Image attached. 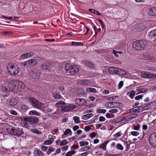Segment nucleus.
<instances>
[{
    "mask_svg": "<svg viewBox=\"0 0 156 156\" xmlns=\"http://www.w3.org/2000/svg\"><path fill=\"white\" fill-rule=\"evenodd\" d=\"M144 25L142 23H140L139 25L138 30L139 31L143 30H144Z\"/></svg>",
    "mask_w": 156,
    "mask_h": 156,
    "instance_id": "ea45409f",
    "label": "nucleus"
},
{
    "mask_svg": "<svg viewBox=\"0 0 156 156\" xmlns=\"http://www.w3.org/2000/svg\"><path fill=\"white\" fill-rule=\"evenodd\" d=\"M17 80H12L9 82L8 84V87L9 91H12L14 92H17Z\"/></svg>",
    "mask_w": 156,
    "mask_h": 156,
    "instance_id": "0eeeda50",
    "label": "nucleus"
},
{
    "mask_svg": "<svg viewBox=\"0 0 156 156\" xmlns=\"http://www.w3.org/2000/svg\"><path fill=\"white\" fill-rule=\"evenodd\" d=\"M123 116H121L118 118H116L112 120V123L113 124H115L117 123L124 121Z\"/></svg>",
    "mask_w": 156,
    "mask_h": 156,
    "instance_id": "f3484780",
    "label": "nucleus"
},
{
    "mask_svg": "<svg viewBox=\"0 0 156 156\" xmlns=\"http://www.w3.org/2000/svg\"><path fill=\"white\" fill-rule=\"evenodd\" d=\"M65 70L68 75L74 74L78 71V69L75 65H73L70 64L66 65Z\"/></svg>",
    "mask_w": 156,
    "mask_h": 156,
    "instance_id": "7ed1b4c3",
    "label": "nucleus"
},
{
    "mask_svg": "<svg viewBox=\"0 0 156 156\" xmlns=\"http://www.w3.org/2000/svg\"><path fill=\"white\" fill-rule=\"evenodd\" d=\"M75 102L76 104L81 106H84L87 104L86 100L83 98H77L75 100Z\"/></svg>",
    "mask_w": 156,
    "mask_h": 156,
    "instance_id": "9b49d317",
    "label": "nucleus"
},
{
    "mask_svg": "<svg viewBox=\"0 0 156 156\" xmlns=\"http://www.w3.org/2000/svg\"><path fill=\"white\" fill-rule=\"evenodd\" d=\"M76 153L75 151H71L67 152L65 156H72Z\"/></svg>",
    "mask_w": 156,
    "mask_h": 156,
    "instance_id": "2f4dec72",
    "label": "nucleus"
},
{
    "mask_svg": "<svg viewBox=\"0 0 156 156\" xmlns=\"http://www.w3.org/2000/svg\"><path fill=\"white\" fill-rule=\"evenodd\" d=\"M135 94V91L134 90H132L130 91V93H128L127 94V95L129 96L131 99H133Z\"/></svg>",
    "mask_w": 156,
    "mask_h": 156,
    "instance_id": "a878e982",
    "label": "nucleus"
},
{
    "mask_svg": "<svg viewBox=\"0 0 156 156\" xmlns=\"http://www.w3.org/2000/svg\"><path fill=\"white\" fill-rule=\"evenodd\" d=\"M109 142V141L108 140H107L101 144L100 146V147L103 149V150H105L106 148V145Z\"/></svg>",
    "mask_w": 156,
    "mask_h": 156,
    "instance_id": "bb28decb",
    "label": "nucleus"
},
{
    "mask_svg": "<svg viewBox=\"0 0 156 156\" xmlns=\"http://www.w3.org/2000/svg\"><path fill=\"white\" fill-rule=\"evenodd\" d=\"M118 97V96H114L113 97L108 98V99L109 100V101H112L114 100L116 98Z\"/></svg>",
    "mask_w": 156,
    "mask_h": 156,
    "instance_id": "680f3d73",
    "label": "nucleus"
},
{
    "mask_svg": "<svg viewBox=\"0 0 156 156\" xmlns=\"http://www.w3.org/2000/svg\"><path fill=\"white\" fill-rule=\"evenodd\" d=\"M30 103L34 107L41 109L43 107L44 104L39 102L36 98H29Z\"/></svg>",
    "mask_w": 156,
    "mask_h": 156,
    "instance_id": "423d86ee",
    "label": "nucleus"
},
{
    "mask_svg": "<svg viewBox=\"0 0 156 156\" xmlns=\"http://www.w3.org/2000/svg\"><path fill=\"white\" fill-rule=\"evenodd\" d=\"M14 130V128H8L7 129L6 131L7 132L9 133L10 134H13Z\"/></svg>",
    "mask_w": 156,
    "mask_h": 156,
    "instance_id": "09e8293b",
    "label": "nucleus"
},
{
    "mask_svg": "<svg viewBox=\"0 0 156 156\" xmlns=\"http://www.w3.org/2000/svg\"><path fill=\"white\" fill-rule=\"evenodd\" d=\"M51 65L49 63L47 62L45 63H43L41 65V66L45 70H50L51 69Z\"/></svg>",
    "mask_w": 156,
    "mask_h": 156,
    "instance_id": "2eb2a0df",
    "label": "nucleus"
},
{
    "mask_svg": "<svg viewBox=\"0 0 156 156\" xmlns=\"http://www.w3.org/2000/svg\"><path fill=\"white\" fill-rule=\"evenodd\" d=\"M119 75H125L127 74V72L124 70H122L120 69V70H119Z\"/></svg>",
    "mask_w": 156,
    "mask_h": 156,
    "instance_id": "864d4df0",
    "label": "nucleus"
},
{
    "mask_svg": "<svg viewBox=\"0 0 156 156\" xmlns=\"http://www.w3.org/2000/svg\"><path fill=\"white\" fill-rule=\"evenodd\" d=\"M65 102H63V105L59 104V103L56 104V106L58 107V109L62 112H69L76 108V105L72 104H66Z\"/></svg>",
    "mask_w": 156,
    "mask_h": 156,
    "instance_id": "f03ea898",
    "label": "nucleus"
},
{
    "mask_svg": "<svg viewBox=\"0 0 156 156\" xmlns=\"http://www.w3.org/2000/svg\"><path fill=\"white\" fill-rule=\"evenodd\" d=\"M147 72L145 71H143L141 72L140 73V75L142 77L147 78Z\"/></svg>",
    "mask_w": 156,
    "mask_h": 156,
    "instance_id": "a18cd8bd",
    "label": "nucleus"
},
{
    "mask_svg": "<svg viewBox=\"0 0 156 156\" xmlns=\"http://www.w3.org/2000/svg\"><path fill=\"white\" fill-rule=\"evenodd\" d=\"M54 151L55 149L53 148L50 147L47 151L46 152V154L48 155H49L51 153V152Z\"/></svg>",
    "mask_w": 156,
    "mask_h": 156,
    "instance_id": "e433bc0d",
    "label": "nucleus"
},
{
    "mask_svg": "<svg viewBox=\"0 0 156 156\" xmlns=\"http://www.w3.org/2000/svg\"><path fill=\"white\" fill-rule=\"evenodd\" d=\"M134 108H137L138 112H142L144 110V106H137Z\"/></svg>",
    "mask_w": 156,
    "mask_h": 156,
    "instance_id": "58836bf2",
    "label": "nucleus"
},
{
    "mask_svg": "<svg viewBox=\"0 0 156 156\" xmlns=\"http://www.w3.org/2000/svg\"><path fill=\"white\" fill-rule=\"evenodd\" d=\"M126 151H128L129 149V147L130 144H131V143H130L129 144H128V142L126 141Z\"/></svg>",
    "mask_w": 156,
    "mask_h": 156,
    "instance_id": "69168bd1",
    "label": "nucleus"
},
{
    "mask_svg": "<svg viewBox=\"0 0 156 156\" xmlns=\"http://www.w3.org/2000/svg\"><path fill=\"white\" fill-rule=\"evenodd\" d=\"M7 69L9 74L11 75L16 76L18 74L20 69L16 63L11 62L7 66Z\"/></svg>",
    "mask_w": 156,
    "mask_h": 156,
    "instance_id": "f257e3e1",
    "label": "nucleus"
},
{
    "mask_svg": "<svg viewBox=\"0 0 156 156\" xmlns=\"http://www.w3.org/2000/svg\"><path fill=\"white\" fill-rule=\"evenodd\" d=\"M86 64L90 67H93L94 66V64L90 62H86Z\"/></svg>",
    "mask_w": 156,
    "mask_h": 156,
    "instance_id": "6e6d98bb",
    "label": "nucleus"
},
{
    "mask_svg": "<svg viewBox=\"0 0 156 156\" xmlns=\"http://www.w3.org/2000/svg\"><path fill=\"white\" fill-rule=\"evenodd\" d=\"M123 118H124V120L125 121H127L130 120L128 115L125 117L123 116Z\"/></svg>",
    "mask_w": 156,
    "mask_h": 156,
    "instance_id": "338daca9",
    "label": "nucleus"
},
{
    "mask_svg": "<svg viewBox=\"0 0 156 156\" xmlns=\"http://www.w3.org/2000/svg\"><path fill=\"white\" fill-rule=\"evenodd\" d=\"M149 142L151 145L156 147V133L151 134L149 138Z\"/></svg>",
    "mask_w": 156,
    "mask_h": 156,
    "instance_id": "1a4fd4ad",
    "label": "nucleus"
},
{
    "mask_svg": "<svg viewBox=\"0 0 156 156\" xmlns=\"http://www.w3.org/2000/svg\"><path fill=\"white\" fill-rule=\"evenodd\" d=\"M123 82L122 81H120L119 84V89H121L123 86Z\"/></svg>",
    "mask_w": 156,
    "mask_h": 156,
    "instance_id": "774afa93",
    "label": "nucleus"
},
{
    "mask_svg": "<svg viewBox=\"0 0 156 156\" xmlns=\"http://www.w3.org/2000/svg\"><path fill=\"white\" fill-rule=\"evenodd\" d=\"M115 103V102H108L105 105L107 107H108L109 108H113L114 107L112 106V105H114V103Z\"/></svg>",
    "mask_w": 156,
    "mask_h": 156,
    "instance_id": "f704fd0d",
    "label": "nucleus"
},
{
    "mask_svg": "<svg viewBox=\"0 0 156 156\" xmlns=\"http://www.w3.org/2000/svg\"><path fill=\"white\" fill-rule=\"evenodd\" d=\"M21 65L23 69H25V67H28V65H29V62L27 61L24 62L22 63H21Z\"/></svg>",
    "mask_w": 156,
    "mask_h": 156,
    "instance_id": "72a5a7b5",
    "label": "nucleus"
},
{
    "mask_svg": "<svg viewBox=\"0 0 156 156\" xmlns=\"http://www.w3.org/2000/svg\"><path fill=\"white\" fill-rule=\"evenodd\" d=\"M41 73L40 71L37 69H32L30 73V76L34 79H37L40 77Z\"/></svg>",
    "mask_w": 156,
    "mask_h": 156,
    "instance_id": "6e6552de",
    "label": "nucleus"
},
{
    "mask_svg": "<svg viewBox=\"0 0 156 156\" xmlns=\"http://www.w3.org/2000/svg\"><path fill=\"white\" fill-rule=\"evenodd\" d=\"M144 107L145 110H148L152 108L151 106V104H150L149 103L145 105Z\"/></svg>",
    "mask_w": 156,
    "mask_h": 156,
    "instance_id": "37998d69",
    "label": "nucleus"
},
{
    "mask_svg": "<svg viewBox=\"0 0 156 156\" xmlns=\"http://www.w3.org/2000/svg\"><path fill=\"white\" fill-rule=\"evenodd\" d=\"M86 90L87 91L90 92L95 93L97 92L95 88L91 87H87Z\"/></svg>",
    "mask_w": 156,
    "mask_h": 156,
    "instance_id": "7c9ffc66",
    "label": "nucleus"
},
{
    "mask_svg": "<svg viewBox=\"0 0 156 156\" xmlns=\"http://www.w3.org/2000/svg\"><path fill=\"white\" fill-rule=\"evenodd\" d=\"M98 22L101 25L102 29H104L105 26L103 22L100 19H98Z\"/></svg>",
    "mask_w": 156,
    "mask_h": 156,
    "instance_id": "13d9d810",
    "label": "nucleus"
},
{
    "mask_svg": "<svg viewBox=\"0 0 156 156\" xmlns=\"http://www.w3.org/2000/svg\"><path fill=\"white\" fill-rule=\"evenodd\" d=\"M21 108L22 110L24 111H26L28 109V107L25 105H22Z\"/></svg>",
    "mask_w": 156,
    "mask_h": 156,
    "instance_id": "8fccbe9b",
    "label": "nucleus"
},
{
    "mask_svg": "<svg viewBox=\"0 0 156 156\" xmlns=\"http://www.w3.org/2000/svg\"><path fill=\"white\" fill-rule=\"evenodd\" d=\"M131 134L133 136H137L139 134L138 132L137 131H132L131 132Z\"/></svg>",
    "mask_w": 156,
    "mask_h": 156,
    "instance_id": "052dcab7",
    "label": "nucleus"
},
{
    "mask_svg": "<svg viewBox=\"0 0 156 156\" xmlns=\"http://www.w3.org/2000/svg\"><path fill=\"white\" fill-rule=\"evenodd\" d=\"M18 103L17 98H12L9 101V105L11 106L15 105Z\"/></svg>",
    "mask_w": 156,
    "mask_h": 156,
    "instance_id": "a211bd4d",
    "label": "nucleus"
},
{
    "mask_svg": "<svg viewBox=\"0 0 156 156\" xmlns=\"http://www.w3.org/2000/svg\"><path fill=\"white\" fill-rule=\"evenodd\" d=\"M20 119L22 121H24L27 122L30 124H36L39 122L38 118L35 116H31L30 117L23 116L21 117Z\"/></svg>",
    "mask_w": 156,
    "mask_h": 156,
    "instance_id": "39448f33",
    "label": "nucleus"
},
{
    "mask_svg": "<svg viewBox=\"0 0 156 156\" xmlns=\"http://www.w3.org/2000/svg\"><path fill=\"white\" fill-rule=\"evenodd\" d=\"M116 147L119 150H122L123 149V147L122 145L119 143L117 144L116 146Z\"/></svg>",
    "mask_w": 156,
    "mask_h": 156,
    "instance_id": "4c0bfd02",
    "label": "nucleus"
},
{
    "mask_svg": "<svg viewBox=\"0 0 156 156\" xmlns=\"http://www.w3.org/2000/svg\"><path fill=\"white\" fill-rule=\"evenodd\" d=\"M29 114L30 115H35L38 116L41 115L40 113L35 110L31 111L29 112Z\"/></svg>",
    "mask_w": 156,
    "mask_h": 156,
    "instance_id": "5701e85b",
    "label": "nucleus"
},
{
    "mask_svg": "<svg viewBox=\"0 0 156 156\" xmlns=\"http://www.w3.org/2000/svg\"><path fill=\"white\" fill-rule=\"evenodd\" d=\"M118 110L117 109H112L111 110L109 111V112L110 113H116L118 112Z\"/></svg>",
    "mask_w": 156,
    "mask_h": 156,
    "instance_id": "0e129e2a",
    "label": "nucleus"
},
{
    "mask_svg": "<svg viewBox=\"0 0 156 156\" xmlns=\"http://www.w3.org/2000/svg\"><path fill=\"white\" fill-rule=\"evenodd\" d=\"M136 90L137 91V93L136 94V95H137L139 94L144 93L147 91L148 89L147 88H140L136 89Z\"/></svg>",
    "mask_w": 156,
    "mask_h": 156,
    "instance_id": "6ab92c4d",
    "label": "nucleus"
},
{
    "mask_svg": "<svg viewBox=\"0 0 156 156\" xmlns=\"http://www.w3.org/2000/svg\"><path fill=\"white\" fill-rule=\"evenodd\" d=\"M28 62H29V65H31L32 66H34L37 63L36 60L34 59L30 60Z\"/></svg>",
    "mask_w": 156,
    "mask_h": 156,
    "instance_id": "cd10ccee",
    "label": "nucleus"
},
{
    "mask_svg": "<svg viewBox=\"0 0 156 156\" xmlns=\"http://www.w3.org/2000/svg\"><path fill=\"white\" fill-rule=\"evenodd\" d=\"M128 115L130 119L131 120L133 118L136 117L137 116V115L136 114L132 113Z\"/></svg>",
    "mask_w": 156,
    "mask_h": 156,
    "instance_id": "79ce46f5",
    "label": "nucleus"
},
{
    "mask_svg": "<svg viewBox=\"0 0 156 156\" xmlns=\"http://www.w3.org/2000/svg\"><path fill=\"white\" fill-rule=\"evenodd\" d=\"M120 69L119 68L117 67H115V69H114V73L115 74H119V71Z\"/></svg>",
    "mask_w": 156,
    "mask_h": 156,
    "instance_id": "603ef678",
    "label": "nucleus"
},
{
    "mask_svg": "<svg viewBox=\"0 0 156 156\" xmlns=\"http://www.w3.org/2000/svg\"><path fill=\"white\" fill-rule=\"evenodd\" d=\"M143 95H139L135 97V99L136 100H138L142 99Z\"/></svg>",
    "mask_w": 156,
    "mask_h": 156,
    "instance_id": "4d7b16f0",
    "label": "nucleus"
},
{
    "mask_svg": "<svg viewBox=\"0 0 156 156\" xmlns=\"http://www.w3.org/2000/svg\"><path fill=\"white\" fill-rule=\"evenodd\" d=\"M68 142L66 140H64L61 141L60 143L61 146L66 145L68 143Z\"/></svg>",
    "mask_w": 156,
    "mask_h": 156,
    "instance_id": "3c124183",
    "label": "nucleus"
},
{
    "mask_svg": "<svg viewBox=\"0 0 156 156\" xmlns=\"http://www.w3.org/2000/svg\"><path fill=\"white\" fill-rule=\"evenodd\" d=\"M147 13L149 16H156V7H152L149 8L147 11Z\"/></svg>",
    "mask_w": 156,
    "mask_h": 156,
    "instance_id": "f8f14e48",
    "label": "nucleus"
},
{
    "mask_svg": "<svg viewBox=\"0 0 156 156\" xmlns=\"http://www.w3.org/2000/svg\"><path fill=\"white\" fill-rule=\"evenodd\" d=\"M106 112V110L104 109H98L97 110V113H105Z\"/></svg>",
    "mask_w": 156,
    "mask_h": 156,
    "instance_id": "5fc2aeb1",
    "label": "nucleus"
},
{
    "mask_svg": "<svg viewBox=\"0 0 156 156\" xmlns=\"http://www.w3.org/2000/svg\"><path fill=\"white\" fill-rule=\"evenodd\" d=\"M73 119L74 121V122L76 123H79L80 122V118L78 116H75L74 117Z\"/></svg>",
    "mask_w": 156,
    "mask_h": 156,
    "instance_id": "c9c22d12",
    "label": "nucleus"
},
{
    "mask_svg": "<svg viewBox=\"0 0 156 156\" xmlns=\"http://www.w3.org/2000/svg\"><path fill=\"white\" fill-rule=\"evenodd\" d=\"M13 135L17 136H20L23 134V132L22 129H14Z\"/></svg>",
    "mask_w": 156,
    "mask_h": 156,
    "instance_id": "ddd939ff",
    "label": "nucleus"
},
{
    "mask_svg": "<svg viewBox=\"0 0 156 156\" xmlns=\"http://www.w3.org/2000/svg\"><path fill=\"white\" fill-rule=\"evenodd\" d=\"M114 69H115V67H110L108 69V71L110 74H114Z\"/></svg>",
    "mask_w": 156,
    "mask_h": 156,
    "instance_id": "c03bdc74",
    "label": "nucleus"
},
{
    "mask_svg": "<svg viewBox=\"0 0 156 156\" xmlns=\"http://www.w3.org/2000/svg\"><path fill=\"white\" fill-rule=\"evenodd\" d=\"M93 115L92 113L87 114L86 115H83L82 117V119L86 120L93 116Z\"/></svg>",
    "mask_w": 156,
    "mask_h": 156,
    "instance_id": "393cba45",
    "label": "nucleus"
},
{
    "mask_svg": "<svg viewBox=\"0 0 156 156\" xmlns=\"http://www.w3.org/2000/svg\"><path fill=\"white\" fill-rule=\"evenodd\" d=\"M52 96L54 98L57 100H59L62 97L58 93L53 92L52 94Z\"/></svg>",
    "mask_w": 156,
    "mask_h": 156,
    "instance_id": "412c9836",
    "label": "nucleus"
},
{
    "mask_svg": "<svg viewBox=\"0 0 156 156\" xmlns=\"http://www.w3.org/2000/svg\"><path fill=\"white\" fill-rule=\"evenodd\" d=\"M53 141L52 140L50 139L46 140L44 141V144L45 145H50L53 142Z\"/></svg>",
    "mask_w": 156,
    "mask_h": 156,
    "instance_id": "a19ab883",
    "label": "nucleus"
},
{
    "mask_svg": "<svg viewBox=\"0 0 156 156\" xmlns=\"http://www.w3.org/2000/svg\"><path fill=\"white\" fill-rule=\"evenodd\" d=\"M71 45L73 46H83V43L81 42H76L73 41L72 42Z\"/></svg>",
    "mask_w": 156,
    "mask_h": 156,
    "instance_id": "c756f323",
    "label": "nucleus"
},
{
    "mask_svg": "<svg viewBox=\"0 0 156 156\" xmlns=\"http://www.w3.org/2000/svg\"><path fill=\"white\" fill-rule=\"evenodd\" d=\"M34 55V54L33 52L31 51L22 54L21 57L23 59H25L33 56Z\"/></svg>",
    "mask_w": 156,
    "mask_h": 156,
    "instance_id": "4468645a",
    "label": "nucleus"
},
{
    "mask_svg": "<svg viewBox=\"0 0 156 156\" xmlns=\"http://www.w3.org/2000/svg\"><path fill=\"white\" fill-rule=\"evenodd\" d=\"M134 108H132L130 110V112H136L138 113V111L137 109H134Z\"/></svg>",
    "mask_w": 156,
    "mask_h": 156,
    "instance_id": "bf43d9fd",
    "label": "nucleus"
},
{
    "mask_svg": "<svg viewBox=\"0 0 156 156\" xmlns=\"http://www.w3.org/2000/svg\"><path fill=\"white\" fill-rule=\"evenodd\" d=\"M147 78L151 79L154 78H156V74H152L148 72H147Z\"/></svg>",
    "mask_w": 156,
    "mask_h": 156,
    "instance_id": "4be33fe9",
    "label": "nucleus"
},
{
    "mask_svg": "<svg viewBox=\"0 0 156 156\" xmlns=\"http://www.w3.org/2000/svg\"><path fill=\"white\" fill-rule=\"evenodd\" d=\"M146 45L144 41H136L133 43V47L137 50H142L144 49Z\"/></svg>",
    "mask_w": 156,
    "mask_h": 156,
    "instance_id": "20e7f679",
    "label": "nucleus"
},
{
    "mask_svg": "<svg viewBox=\"0 0 156 156\" xmlns=\"http://www.w3.org/2000/svg\"><path fill=\"white\" fill-rule=\"evenodd\" d=\"M89 10L90 12H91L94 13L95 14H97L98 15V16H101V14L98 11L95 10L94 9H89Z\"/></svg>",
    "mask_w": 156,
    "mask_h": 156,
    "instance_id": "473e14b6",
    "label": "nucleus"
},
{
    "mask_svg": "<svg viewBox=\"0 0 156 156\" xmlns=\"http://www.w3.org/2000/svg\"><path fill=\"white\" fill-rule=\"evenodd\" d=\"M17 92H22L24 91V90L25 88V85L24 83L20 81H17Z\"/></svg>",
    "mask_w": 156,
    "mask_h": 156,
    "instance_id": "9d476101",
    "label": "nucleus"
},
{
    "mask_svg": "<svg viewBox=\"0 0 156 156\" xmlns=\"http://www.w3.org/2000/svg\"><path fill=\"white\" fill-rule=\"evenodd\" d=\"M80 147H82L85 145H87L89 144L86 141L84 142V141H80Z\"/></svg>",
    "mask_w": 156,
    "mask_h": 156,
    "instance_id": "de8ad7c7",
    "label": "nucleus"
},
{
    "mask_svg": "<svg viewBox=\"0 0 156 156\" xmlns=\"http://www.w3.org/2000/svg\"><path fill=\"white\" fill-rule=\"evenodd\" d=\"M30 131L33 133L35 134H37L39 135H41L42 134L41 132L37 129H31Z\"/></svg>",
    "mask_w": 156,
    "mask_h": 156,
    "instance_id": "c85d7f7f",
    "label": "nucleus"
},
{
    "mask_svg": "<svg viewBox=\"0 0 156 156\" xmlns=\"http://www.w3.org/2000/svg\"><path fill=\"white\" fill-rule=\"evenodd\" d=\"M34 156H44L45 154L40 149H37L34 151Z\"/></svg>",
    "mask_w": 156,
    "mask_h": 156,
    "instance_id": "dca6fc26",
    "label": "nucleus"
},
{
    "mask_svg": "<svg viewBox=\"0 0 156 156\" xmlns=\"http://www.w3.org/2000/svg\"><path fill=\"white\" fill-rule=\"evenodd\" d=\"M70 133H71L70 134V135H71L72 132L71 130V129H66L65 131L64 132V135H67L68 134Z\"/></svg>",
    "mask_w": 156,
    "mask_h": 156,
    "instance_id": "49530a36",
    "label": "nucleus"
},
{
    "mask_svg": "<svg viewBox=\"0 0 156 156\" xmlns=\"http://www.w3.org/2000/svg\"><path fill=\"white\" fill-rule=\"evenodd\" d=\"M156 36V29L152 30L148 34V36L150 39Z\"/></svg>",
    "mask_w": 156,
    "mask_h": 156,
    "instance_id": "aec40b11",
    "label": "nucleus"
},
{
    "mask_svg": "<svg viewBox=\"0 0 156 156\" xmlns=\"http://www.w3.org/2000/svg\"><path fill=\"white\" fill-rule=\"evenodd\" d=\"M42 111L44 112H50L53 111V109L49 108H45L44 107V106L42 108H41L40 109Z\"/></svg>",
    "mask_w": 156,
    "mask_h": 156,
    "instance_id": "b1692460",
    "label": "nucleus"
},
{
    "mask_svg": "<svg viewBox=\"0 0 156 156\" xmlns=\"http://www.w3.org/2000/svg\"><path fill=\"white\" fill-rule=\"evenodd\" d=\"M133 127L134 129L138 130L139 129L140 127V125L137 124V126H134Z\"/></svg>",
    "mask_w": 156,
    "mask_h": 156,
    "instance_id": "e2e57ef3",
    "label": "nucleus"
}]
</instances>
